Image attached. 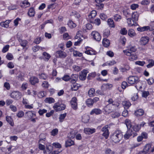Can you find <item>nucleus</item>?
Wrapping results in <instances>:
<instances>
[{
	"instance_id": "b1692460",
	"label": "nucleus",
	"mask_w": 154,
	"mask_h": 154,
	"mask_svg": "<svg viewBox=\"0 0 154 154\" xmlns=\"http://www.w3.org/2000/svg\"><path fill=\"white\" fill-rule=\"evenodd\" d=\"M103 44L104 47H108L110 44L109 40L106 38H104L103 41Z\"/></svg>"
},
{
	"instance_id": "de8ad7c7",
	"label": "nucleus",
	"mask_w": 154,
	"mask_h": 154,
	"mask_svg": "<svg viewBox=\"0 0 154 154\" xmlns=\"http://www.w3.org/2000/svg\"><path fill=\"white\" fill-rule=\"evenodd\" d=\"M73 54L74 56L75 57H82V53L76 50L74 51Z\"/></svg>"
},
{
	"instance_id": "052dcab7",
	"label": "nucleus",
	"mask_w": 154,
	"mask_h": 154,
	"mask_svg": "<svg viewBox=\"0 0 154 154\" xmlns=\"http://www.w3.org/2000/svg\"><path fill=\"white\" fill-rule=\"evenodd\" d=\"M139 82L140 83H137L135 84L136 85H135V87L138 90H140L142 88L141 83L140 80Z\"/></svg>"
},
{
	"instance_id": "39448f33",
	"label": "nucleus",
	"mask_w": 154,
	"mask_h": 154,
	"mask_svg": "<svg viewBox=\"0 0 154 154\" xmlns=\"http://www.w3.org/2000/svg\"><path fill=\"white\" fill-rule=\"evenodd\" d=\"M91 35L93 38L97 42H99L101 39V36L100 34L96 31H93L91 33Z\"/></svg>"
},
{
	"instance_id": "9d476101",
	"label": "nucleus",
	"mask_w": 154,
	"mask_h": 154,
	"mask_svg": "<svg viewBox=\"0 0 154 154\" xmlns=\"http://www.w3.org/2000/svg\"><path fill=\"white\" fill-rule=\"evenodd\" d=\"M56 54L57 57L60 58H65L67 56L66 53L61 51H57L56 52Z\"/></svg>"
},
{
	"instance_id": "49530a36",
	"label": "nucleus",
	"mask_w": 154,
	"mask_h": 154,
	"mask_svg": "<svg viewBox=\"0 0 154 154\" xmlns=\"http://www.w3.org/2000/svg\"><path fill=\"white\" fill-rule=\"evenodd\" d=\"M10 23L9 20L6 21L5 22H2L1 23V25L2 26L4 27L7 28L8 27V24Z\"/></svg>"
},
{
	"instance_id": "0eeeda50",
	"label": "nucleus",
	"mask_w": 154,
	"mask_h": 154,
	"mask_svg": "<svg viewBox=\"0 0 154 154\" xmlns=\"http://www.w3.org/2000/svg\"><path fill=\"white\" fill-rule=\"evenodd\" d=\"M149 38L147 36L142 37L140 40V42L141 45H145L149 42Z\"/></svg>"
},
{
	"instance_id": "e433bc0d",
	"label": "nucleus",
	"mask_w": 154,
	"mask_h": 154,
	"mask_svg": "<svg viewBox=\"0 0 154 154\" xmlns=\"http://www.w3.org/2000/svg\"><path fill=\"white\" fill-rule=\"evenodd\" d=\"M91 23H94L96 25L99 26L100 24L101 21L99 18H97L94 21H91Z\"/></svg>"
},
{
	"instance_id": "20e7f679",
	"label": "nucleus",
	"mask_w": 154,
	"mask_h": 154,
	"mask_svg": "<svg viewBox=\"0 0 154 154\" xmlns=\"http://www.w3.org/2000/svg\"><path fill=\"white\" fill-rule=\"evenodd\" d=\"M123 52L125 54L130 57L129 59L131 61H133L137 58V55L134 53L130 52L128 50H123Z\"/></svg>"
},
{
	"instance_id": "4d7b16f0",
	"label": "nucleus",
	"mask_w": 154,
	"mask_h": 154,
	"mask_svg": "<svg viewBox=\"0 0 154 154\" xmlns=\"http://www.w3.org/2000/svg\"><path fill=\"white\" fill-rule=\"evenodd\" d=\"M120 33L122 35H126L127 33V31L125 28H123L121 29Z\"/></svg>"
},
{
	"instance_id": "a878e982",
	"label": "nucleus",
	"mask_w": 154,
	"mask_h": 154,
	"mask_svg": "<svg viewBox=\"0 0 154 154\" xmlns=\"http://www.w3.org/2000/svg\"><path fill=\"white\" fill-rule=\"evenodd\" d=\"M128 34L131 37H133L136 35L134 31L132 29H130L128 30Z\"/></svg>"
},
{
	"instance_id": "a19ab883",
	"label": "nucleus",
	"mask_w": 154,
	"mask_h": 154,
	"mask_svg": "<svg viewBox=\"0 0 154 154\" xmlns=\"http://www.w3.org/2000/svg\"><path fill=\"white\" fill-rule=\"evenodd\" d=\"M43 55L45 57V61H48L51 57L50 55L46 52H44L43 54Z\"/></svg>"
},
{
	"instance_id": "473e14b6",
	"label": "nucleus",
	"mask_w": 154,
	"mask_h": 154,
	"mask_svg": "<svg viewBox=\"0 0 154 154\" xmlns=\"http://www.w3.org/2000/svg\"><path fill=\"white\" fill-rule=\"evenodd\" d=\"M97 12L95 10H93L91 11L88 16L90 18H93L96 15Z\"/></svg>"
},
{
	"instance_id": "dca6fc26",
	"label": "nucleus",
	"mask_w": 154,
	"mask_h": 154,
	"mask_svg": "<svg viewBox=\"0 0 154 154\" xmlns=\"http://www.w3.org/2000/svg\"><path fill=\"white\" fill-rule=\"evenodd\" d=\"M112 85L111 84H104L101 86V89L103 91L104 93V91L107 89L111 87Z\"/></svg>"
},
{
	"instance_id": "79ce46f5",
	"label": "nucleus",
	"mask_w": 154,
	"mask_h": 154,
	"mask_svg": "<svg viewBox=\"0 0 154 154\" xmlns=\"http://www.w3.org/2000/svg\"><path fill=\"white\" fill-rule=\"evenodd\" d=\"M140 126L138 124H135L132 126V128L135 131H138L140 128Z\"/></svg>"
},
{
	"instance_id": "f704fd0d",
	"label": "nucleus",
	"mask_w": 154,
	"mask_h": 154,
	"mask_svg": "<svg viewBox=\"0 0 154 154\" xmlns=\"http://www.w3.org/2000/svg\"><path fill=\"white\" fill-rule=\"evenodd\" d=\"M86 103L87 106L89 107L92 106L94 104L92 99L91 98L88 99L86 100Z\"/></svg>"
},
{
	"instance_id": "f03ea898",
	"label": "nucleus",
	"mask_w": 154,
	"mask_h": 154,
	"mask_svg": "<svg viewBox=\"0 0 154 154\" xmlns=\"http://www.w3.org/2000/svg\"><path fill=\"white\" fill-rule=\"evenodd\" d=\"M66 107V105L63 104H60L59 103L54 104L53 106L54 109L56 112L61 111L64 110Z\"/></svg>"
},
{
	"instance_id": "58836bf2",
	"label": "nucleus",
	"mask_w": 154,
	"mask_h": 154,
	"mask_svg": "<svg viewBox=\"0 0 154 154\" xmlns=\"http://www.w3.org/2000/svg\"><path fill=\"white\" fill-rule=\"evenodd\" d=\"M78 84L75 83L73 84L72 85H71V89L72 91H76L79 88L80 86H78Z\"/></svg>"
},
{
	"instance_id": "c03bdc74",
	"label": "nucleus",
	"mask_w": 154,
	"mask_h": 154,
	"mask_svg": "<svg viewBox=\"0 0 154 154\" xmlns=\"http://www.w3.org/2000/svg\"><path fill=\"white\" fill-rule=\"evenodd\" d=\"M82 121L84 123H87L89 120V117L87 116H84L82 117Z\"/></svg>"
},
{
	"instance_id": "cd10ccee",
	"label": "nucleus",
	"mask_w": 154,
	"mask_h": 154,
	"mask_svg": "<svg viewBox=\"0 0 154 154\" xmlns=\"http://www.w3.org/2000/svg\"><path fill=\"white\" fill-rule=\"evenodd\" d=\"M6 121L12 126L14 125V122L11 117L9 116H7L6 117Z\"/></svg>"
},
{
	"instance_id": "c9c22d12",
	"label": "nucleus",
	"mask_w": 154,
	"mask_h": 154,
	"mask_svg": "<svg viewBox=\"0 0 154 154\" xmlns=\"http://www.w3.org/2000/svg\"><path fill=\"white\" fill-rule=\"evenodd\" d=\"M107 22L109 27H115L113 21L112 19H109L108 20Z\"/></svg>"
},
{
	"instance_id": "5701e85b",
	"label": "nucleus",
	"mask_w": 154,
	"mask_h": 154,
	"mask_svg": "<svg viewBox=\"0 0 154 154\" xmlns=\"http://www.w3.org/2000/svg\"><path fill=\"white\" fill-rule=\"evenodd\" d=\"M44 101L46 103H52L55 102L54 99L52 97H50L46 98Z\"/></svg>"
},
{
	"instance_id": "7ed1b4c3",
	"label": "nucleus",
	"mask_w": 154,
	"mask_h": 154,
	"mask_svg": "<svg viewBox=\"0 0 154 154\" xmlns=\"http://www.w3.org/2000/svg\"><path fill=\"white\" fill-rule=\"evenodd\" d=\"M127 81L129 84L131 85L140 83L139 79L137 76H130L128 77Z\"/></svg>"
},
{
	"instance_id": "6e6d98bb",
	"label": "nucleus",
	"mask_w": 154,
	"mask_h": 154,
	"mask_svg": "<svg viewBox=\"0 0 154 154\" xmlns=\"http://www.w3.org/2000/svg\"><path fill=\"white\" fill-rule=\"evenodd\" d=\"M58 129L57 128L53 129L51 132V135L53 136L56 135L58 132Z\"/></svg>"
},
{
	"instance_id": "4be33fe9",
	"label": "nucleus",
	"mask_w": 154,
	"mask_h": 154,
	"mask_svg": "<svg viewBox=\"0 0 154 154\" xmlns=\"http://www.w3.org/2000/svg\"><path fill=\"white\" fill-rule=\"evenodd\" d=\"M65 145L66 147H67L74 145V141L71 140V139H68L66 141Z\"/></svg>"
},
{
	"instance_id": "8fccbe9b",
	"label": "nucleus",
	"mask_w": 154,
	"mask_h": 154,
	"mask_svg": "<svg viewBox=\"0 0 154 154\" xmlns=\"http://www.w3.org/2000/svg\"><path fill=\"white\" fill-rule=\"evenodd\" d=\"M96 76L95 72H92L88 74L87 77V79L88 80H91L92 78H94Z\"/></svg>"
},
{
	"instance_id": "13d9d810",
	"label": "nucleus",
	"mask_w": 154,
	"mask_h": 154,
	"mask_svg": "<svg viewBox=\"0 0 154 154\" xmlns=\"http://www.w3.org/2000/svg\"><path fill=\"white\" fill-rule=\"evenodd\" d=\"M121 18V16L119 14H116L114 16V20L116 21H119Z\"/></svg>"
},
{
	"instance_id": "a18cd8bd",
	"label": "nucleus",
	"mask_w": 154,
	"mask_h": 154,
	"mask_svg": "<svg viewBox=\"0 0 154 154\" xmlns=\"http://www.w3.org/2000/svg\"><path fill=\"white\" fill-rule=\"evenodd\" d=\"M125 123L128 129H130L132 126L131 121L128 119H126L125 121Z\"/></svg>"
},
{
	"instance_id": "aec40b11",
	"label": "nucleus",
	"mask_w": 154,
	"mask_h": 154,
	"mask_svg": "<svg viewBox=\"0 0 154 154\" xmlns=\"http://www.w3.org/2000/svg\"><path fill=\"white\" fill-rule=\"evenodd\" d=\"M134 113L137 116H142L144 114V111L143 109H140L135 111Z\"/></svg>"
},
{
	"instance_id": "4468645a",
	"label": "nucleus",
	"mask_w": 154,
	"mask_h": 154,
	"mask_svg": "<svg viewBox=\"0 0 154 154\" xmlns=\"http://www.w3.org/2000/svg\"><path fill=\"white\" fill-rule=\"evenodd\" d=\"M29 82L32 85H35L36 83H38V79L35 77L32 76L29 79Z\"/></svg>"
},
{
	"instance_id": "864d4df0",
	"label": "nucleus",
	"mask_w": 154,
	"mask_h": 154,
	"mask_svg": "<svg viewBox=\"0 0 154 154\" xmlns=\"http://www.w3.org/2000/svg\"><path fill=\"white\" fill-rule=\"evenodd\" d=\"M62 79L66 82H67L70 80V76L67 75H65Z\"/></svg>"
},
{
	"instance_id": "2eb2a0df",
	"label": "nucleus",
	"mask_w": 154,
	"mask_h": 154,
	"mask_svg": "<svg viewBox=\"0 0 154 154\" xmlns=\"http://www.w3.org/2000/svg\"><path fill=\"white\" fill-rule=\"evenodd\" d=\"M150 26H145L142 27L137 28V30L140 32H143L145 31H149Z\"/></svg>"
},
{
	"instance_id": "ea45409f",
	"label": "nucleus",
	"mask_w": 154,
	"mask_h": 154,
	"mask_svg": "<svg viewBox=\"0 0 154 154\" xmlns=\"http://www.w3.org/2000/svg\"><path fill=\"white\" fill-rule=\"evenodd\" d=\"M110 33V32L109 29H105L103 33V36L105 38H107L108 37Z\"/></svg>"
},
{
	"instance_id": "bf43d9fd",
	"label": "nucleus",
	"mask_w": 154,
	"mask_h": 154,
	"mask_svg": "<svg viewBox=\"0 0 154 154\" xmlns=\"http://www.w3.org/2000/svg\"><path fill=\"white\" fill-rule=\"evenodd\" d=\"M73 67L74 70L77 72L79 71L82 69V67H81L76 65H74L73 66Z\"/></svg>"
},
{
	"instance_id": "0e129e2a",
	"label": "nucleus",
	"mask_w": 154,
	"mask_h": 154,
	"mask_svg": "<svg viewBox=\"0 0 154 154\" xmlns=\"http://www.w3.org/2000/svg\"><path fill=\"white\" fill-rule=\"evenodd\" d=\"M9 47V45H6L4 46L2 51V52L5 53L7 52L8 50Z\"/></svg>"
},
{
	"instance_id": "393cba45",
	"label": "nucleus",
	"mask_w": 154,
	"mask_h": 154,
	"mask_svg": "<svg viewBox=\"0 0 154 154\" xmlns=\"http://www.w3.org/2000/svg\"><path fill=\"white\" fill-rule=\"evenodd\" d=\"M122 104L125 108L128 109L131 105V103L127 101H124L122 102Z\"/></svg>"
},
{
	"instance_id": "09e8293b",
	"label": "nucleus",
	"mask_w": 154,
	"mask_h": 154,
	"mask_svg": "<svg viewBox=\"0 0 154 154\" xmlns=\"http://www.w3.org/2000/svg\"><path fill=\"white\" fill-rule=\"evenodd\" d=\"M96 6L98 10H102L103 8L104 5L102 3H97Z\"/></svg>"
},
{
	"instance_id": "6ab92c4d",
	"label": "nucleus",
	"mask_w": 154,
	"mask_h": 154,
	"mask_svg": "<svg viewBox=\"0 0 154 154\" xmlns=\"http://www.w3.org/2000/svg\"><path fill=\"white\" fill-rule=\"evenodd\" d=\"M35 14V10L33 8H30L29 10L28 13V15L30 17H33Z\"/></svg>"
},
{
	"instance_id": "37998d69",
	"label": "nucleus",
	"mask_w": 154,
	"mask_h": 154,
	"mask_svg": "<svg viewBox=\"0 0 154 154\" xmlns=\"http://www.w3.org/2000/svg\"><path fill=\"white\" fill-rule=\"evenodd\" d=\"M38 75L39 78L44 80L46 79L48 77V75L44 73H42L41 74H39Z\"/></svg>"
},
{
	"instance_id": "bb28decb",
	"label": "nucleus",
	"mask_w": 154,
	"mask_h": 154,
	"mask_svg": "<svg viewBox=\"0 0 154 154\" xmlns=\"http://www.w3.org/2000/svg\"><path fill=\"white\" fill-rule=\"evenodd\" d=\"M95 90L94 88H91L88 91V96L90 97H93L94 96Z\"/></svg>"
},
{
	"instance_id": "2f4dec72",
	"label": "nucleus",
	"mask_w": 154,
	"mask_h": 154,
	"mask_svg": "<svg viewBox=\"0 0 154 154\" xmlns=\"http://www.w3.org/2000/svg\"><path fill=\"white\" fill-rule=\"evenodd\" d=\"M26 113L27 114V116L30 119H31L32 117H35L36 116V114L33 113L32 111L27 112H26Z\"/></svg>"
},
{
	"instance_id": "69168bd1",
	"label": "nucleus",
	"mask_w": 154,
	"mask_h": 154,
	"mask_svg": "<svg viewBox=\"0 0 154 154\" xmlns=\"http://www.w3.org/2000/svg\"><path fill=\"white\" fill-rule=\"evenodd\" d=\"M139 5L137 4H133L131 6V8L133 10H135L138 7Z\"/></svg>"
},
{
	"instance_id": "9b49d317",
	"label": "nucleus",
	"mask_w": 154,
	"mask_h": 154,
	"mask_svg": "<svg viewBox=\"0 0 154 154\" xmlns=\"http://www.w3.org/2000/svg\"><path fill=\"white\" fill-rule=\"evenodd\" d=\"M133 134L132 130L131 129H128L125 134L124 135V137L125 139H128Z\"/></svg>"
},
{
	"instance_id": "ddd939ff",
	"label": "nucleus",
	"mask_w": 154,
	"mask_h": 154,
	"mask_svg": "<svg viewBox=\"0 0 154 154\" xmlns=\"http://www.w3.org/2000/svg\"><path fill=\"white\" fill-rule=\"evenodd\" d=\"M102 112V110L100 109L95 108L92 110L90 113V114L91 115H92L95 114L96 115H98L101 114Z\"/></svg>"
},
{
	"instance_id": "412c9836",
	"label": "nucleus",
	"mask_w": 154,
	"mask_h": 154,
	"mask_svg": "<svg viewBox=\"0 0 154 154\" xmlns=\"http://www.w3.org/2000/svg\"><path fill=\"white\" fill-rule=\"evenodd\" d=\"M139 15L137 12H133L132 14L131 18L136 22L138 20Z\"/></svg>"
},
{
	"instance_id": "338daca9",
	"label": "nucleus",
	"mask_w": 154,
	"mask_h": 154,
	"mask_svg": "<svg viewBox=\"0 0 154 154\" xmlns=\"http://www.w3.org/2000/svg\"><path fill=\"white\" fill-rule=\"evenodd\" d=\"M149 94L148 91H143L142 93V96L143 97L146 98Z\"/></svg>"
},
{
	"instance_id": "7c9ffc66",
	"label": "nucleus",
	"mask_w": 154,
	"mask_h": 154,
	"mask_svg": "<svg viewBox=\"0 0 154 154\" xmlns=\"http://www.w3.org/2000/svg\"><path fill=\"white\" fill-rule=\"evenodd\" d=\"M151 147V144H147L144 146L143 150L147 153Z\"/></svg>"
},
{
	"instance_id": "c85d7f7f",
	"label": "nucleus",
	"mask_w": 154,
	"mask_h": 154,
	"mask_svg": "<svg viewBox=\"0 0 154 154\" xmlns=\"http://www.w3.org/2000/svg\"><path fill=\"white\" fill-rule=\"evenodd\" d=\"M85 53L88 54L93 55L96 54V52L93 49L87 50L85 51Z\"/></svg>"
},
{
	"instance_id": "6e6552de",
	"label": "nucleus",
	"mask_w": 154,
	"mask_h": 154,
	"mask_svg": "<svg viewBox=\"0 0 154 154\" xmlns=\"http://www.w3.org/2000/svg\"><path fill=\"white\" fill-rule=\"evenodd\" d=\"M88 72L87 70H83L82 71H81L79 76V79L82 81L85 80L86 78V75Z\"/></svg>"
},
{
	"instance_id": "3c124183",
	"label": "nucleus",
	"mask_w": 154,
	"mask_h": 154,
	"mask_svg": "<svg viewBox=\"0 0 154 154\" xmlns=\"http://www.w3.org/2000/svg\"><path fill=\"white\" fill-rule=\"evenodd\" d=\"M105 154H114V152L112 151L111 149L109 148H106L105 151Z\"/></svg>"
},
{
	"instance_id": "a211bd4d",
	"label": "nucleus",
	"mask_w": 154,
	"mask_h": 154,
	"mask_svg": "<svg viewBox=\"0 0 154 154\" xmlns=\"http://www.w3.org/2000/svg\"><path fill=\"white\" fill-rule=\"evenodd\" d=\"M108 102L109 104H112V105L116 107H118L119 103L117 101H114L112 98H110L108 100Z\"/></svg>"
},
{
	"instance_id": "680f3d73",
	"label": "nucleus",
	"mask_w": 154,
	"mask_h": 154,
	"mask_svg": "<svg viewBox=\"0 0 154 154\" xmlns=\"http://www.w3.org/2000/svg\"><path fill=\"white\" fill-rule=\"evenodd\" d=\"M6 57L7 59L9 60H11L13 58V55L11 54L10 53H8Z\"/></svg>"
},
{
	"instance_id": "774afa93",
	"label": "nucleus",
	"mask_w": 154,
	"mask_h": 154,
	"mask_svg": "<svg viewBox=\"0 0 154 154\" xmlns=\"http://www.w3.org/2000/svg\"><path fill=\"white\" fill-rule=\"evenodd\" d=\"M149 31H152L154 30V21H152L150 24Z\"/></svg>"
},
{
	"instance_id": "c756f323",
	"label": "nucleus",
	"mask_w": 154,
	"mask_h": 154,
	"mask_svg": "<svg viewBox=\"0 0 154 154\" xmlns=\"http://www.w3.org/2000/svg\"><path fill=\"white\" fill-rule=\"evenodd\" d=\"M148 61L149 64L146 66V67L148 68H151L154 65V60L152 59H149L148 60Z\"/></svg>"
},
{
	"instance_id": "f3484780",
	"label": "nucleus",
	"mask_w": 154,
	"mask_h": 154,
	"mask_svg": "<svg viewBox=\"0 0 154 154\" xmlns=\"http://www.w3.org/2000/svg\"><path fill=\"white\" fill-rule=\"evenodd\" d=\"M127 23L129 26H135L136 23V21L133 20L132 18H128L127 19Z\"/></svg>"
},
{
	"instance_id": "423d86ee",
	"label": "nucleus",
	"mask_w": 154,
	"mask_h": 154,
	"mask_svg": "<svg viewBox=\"0 0 154 154\" xmlns=\"http://www.w3.org/2000/svg\"><path fill=\"white\" fill-rule=\"evenodd\" d=\"M11 97L17 100H18L21 97V94L17 91L13 92L10 95Z\"/></svg>"
},
{
	"instance_id": "f257e3e1",
	"label": "nucleus",
	"mask_w": 154,
	"mask_h": 154,
	"mask_svg": "<svg viewBox=\"0 0 154 154\" xmlns=\"http://www.w3.org/2000/svg\"><path fill=\"white\" fill-rule=\"evenodd\" d=\"M123 137L122 132L120 130L115 131L110 136L111 140L116 143H119L122 139Z\"/></svg>"
},
{
	"instance_id": "1a4fd4ad",
	"label": "nucleus",
	"mask_w": 154,
	"mask_h": 154,
	"mask_svg": "<svg viewBox=\"0 0 154 154\" xmlns=\"http://www.w3.org/2000/svg\"><path fill=\"white\" fill-rule=\"evenodd\" d=\"M70 103L72 107L74 109H76L77 108V99L75 97H73L72 98Z\"/></svg>"
},
{
	"instance_id": "5fc2aeb1",
	"label": "nucleus",
	"mask_w": 154,
	"mask_h": 154,
	"mask_svg": "<svg viewBox=\"0 0 154 154\" xmlns=\"http://www.w3.org/2000/svg\"><path fill=\"white\" fill-rule=\"evenodd\" d=\"M47 110L43 109H40L38 112L40 116H42L44 113H47Z\"/></svg>"
},
{
	"instance_id": "603ef678",
	"label": "nucleus",
	"mask_w": 154,
	"mask_h": 154,
	"mask_svg": "<svg viewBox=\"0 0 154 154\" xmlns=\"http://www.w3.org/2000/svg\"><path fill=\"white\" fill-rule=\"evenodd\" d=\"M130 49H128L126 50H128L130 52L133 53L135 52L137 50V49L135 46L130 47Z\"/></svg>"
},
{
	"instance_id": "72a5a7b5",
	"label": "nucleus",
	"mask_w": 154,
	"mask_h": 154,
	"mask_svg": "<svg viewBox=\"0 0 154 154\" xmlns=\"http://www.w3.org/2000/svg\"><path fill=\"white\" fill-rule=\"evenodd\" d=\"M66 116V113H65L63 114H60L59 118V122H62L63 121L64 119L65 118Z\"/></svg>"
},
{
	"instance_id": "e2e57ef3",
	"label": "nucleus",
	"mask_w": 154,
	"mask_h": 154,
	"mask_svg": "<svg viewBox=\"0 0 154 154\" xmlns=\"http://www.w3.org/2000/svg\"><path fill=\"white\" fill-rule=\"evenodd\" d=\"M138 98V95L137 93L135 94L131 97V100L133 101L137 100Z\"/></svg>"
},
{
	"instance_id": "4c0bfd02",
	"label": "nucleus",
	"mask_w": 154,
	"mask_h": 154,
	"mask_svg": "<svg viewBox=\"0 0 154 154\" xmlns=\"http://www.w3.org/2000/svg\"><path fill=\"white\" fill-rule=\"evenodd\" d=\"M67 24L69 27L71 28H75L76 26V24L72 20H69Z\"/></svg>"
},
{
	"instance_id": "f8f14e48",
	"label": "nucleus",
	"mask_w": 154,
	"mask_h": 154,
	"mask_svg": "<svg viewBox=\"0 0 154 154\" xmlns=\"http://www.w3.org/2000/svg\"><path fill=\"white\" fill-rule=\"evenodd\" d=\"M84 132L86 134H90L95 132V129L94 128L91 129L89 128H85L84 130Z\"/></svg>"
}]
</instances>
